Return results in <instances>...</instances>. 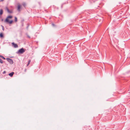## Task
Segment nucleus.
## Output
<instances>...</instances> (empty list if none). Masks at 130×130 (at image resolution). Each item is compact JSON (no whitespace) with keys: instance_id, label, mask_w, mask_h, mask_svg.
I'll list each match as a JSON object with an SVG mask.
<instances>
[{"instance_id":"obj_16","label":"nucleus","mask_w":130,"mask_h":130,"mask_svg":"<svg viewBox=\"0 0 130 130\" xmlns=\"http://www.w3.org/2000/svg\"><path fill=\"white\" fill-rule=\"evenodd\" d=\"M6 10H7V11L8 12V11H9V9L7 7L6 8Z\"/></svg>"},{"instance_id":"obj_7","label":"nucleus","mask_w":130,"mask_h":130,"mask_svg":"<svg viewBox=\"0 0 130 130\" xmlns=\"http://www.w3.org/2000/svg\"><path fill=\"white\" fill-rule=\"evenodd\" d=\"M4 37V35L2 33H0V37L1 38H3Z\"/></svg>"},{"instance_id":"obj_3","label":"nucleus","mask_w":130,"mask_h":130,"mask_svg":"<svg viewBox=\"0 0 130 130\" xmlns=\"http://www.w3.org/2000/svg\"><path fill=\"white\" fill-rule=\"evenodd\" d=\"M6 59L11 64H12L13 63V61L12 59L9 58H6Z\"/></svg>"},{"instance_id":"obj_5","label":"nucleus","mask_w":130,"mask_h":130,"mask_svg":"<svg viewBox=\"0 0 130 130\" xmlns=\"http://www.w3.org/2000/svg\"><path fill=\"white\" fill-rule=\"evenodd\" d=\"M21 8V6L20 5H19L17 7V10L19 11H20L21 10L20 9Z\"/></svg>"},{"instance_id":"obj_13","label":"nucleus","mask_w":130,"mask_h":130,"mask_svg":"<svg viewBox=\"0 0 130 130\" xmlns=\"http://www.w3.org/2000/svg\"><path fill=\"white\" fill-rule=\"evenodd\" d=\"M8 12L9 13H12L13 12L12 10H9V11H8Z\"/></svg>"},{"instance_id":"obj_1","label":"nucleus","mask_w":130,"mask_h":130,"mask_svg":"<svg viewBox=\"0 0 130 130\" xmlns=\"http://www.w3.org/2000/svg\"><path fill=\"white\" fill-rule=\"evenodd\" d=\"M12 16L11 15L8 16L5 20L4 22H5L8 23L10 24H12L13 22V21L12 20L9 21V19H11L12 18Z\"/></svg>"},{"instance_id":"obj_22","label":"nucleus","mask_w":130,"mask_h":130,"mask_svg":"<svg viewBox=\"0 0 130 130\" xmlns=\"http://www.w3.org/2000/svg\"><path fill=\"white\" fill-rule=\"evenodd\" d=\"M4 1V0H1L0 1L1 2H3Z\"/></svg>"},{"instance_id":"obj_11","label":"nucleus","mask_w":130,"mask_h":130,"mask_svg":"<svg viewBox=\"0 0 130 130\" xmlns=\"http://www.w3.org/2000/svg\"><path fill=\"white\" fill-rule=\"evenodd\" d=\"M0 57L2 58L4 60H5L6 59V58L3 56L2 55H0Z\"/></svg>"},{"instance_id":"obj_25","label":"nucleus","mask_w":130,"mask_h":130,"mask_svg":"<svg viewBox=\"0 0 130 130\" xmlns=\"http://www.w3.org/2000/svg\"><path fill=\"white\" fill-rule=\"evenodd\" d=\"M0 17H1V16H0Z\"/></svg>"},{"instance_id":"obj_19","label":"nucleus","mask_w":130,"mask_h":130,"mask_svg":"<svg viewBox=\"0 0 130 130\" xmlns=\"http://www.w3.org/2000/svg\"><path fill=\"white\" fill-rule=\"evenodd\" d=\"M6 73V72L5 71H4L3 73V74H5Z\"/></svg>"},{"instance_id":"obj_20","label":"nucleus","mask_w":130,"mask_h":130,"mask_svg":"<svg viewBox=\"0 0 130 130\" xmlns=\"http://www.w3.org/2000/svg\"><path fill=\"white\" fill-rule=\"evenodd\" d=\"M27 37L29 38H30V37L28 35H27Z\"/></svg>"},{"instance_id":"obj_24","label":"nucleus","mask_w":130,"mask_h":130,"mask_svg":"<svg viewBox=\"0 0 130 130\" xmlns=\"http://www.w3.org/2000/svg\"><path fill=\"white\" fill-rule=\"evenodd\" d=\"M28 27V26H27V28Z\"/></svg>"},{"instance_id":"obj_8","label":"nucleus","mask_w":130,"mask_h":130,"mask_svg":"<svg viewBox=\"0 0 130 130\" xmlns=\"http://www.w3.org/2000/svg\"><path fill=\"white\" fill-rule=\"evenodd\" d=\"M3 13V10L2 9H1L0 10V15H2Z\"/></svg>"},{"instance_id":"obj_12","label":"nucleus","mask_w":130,"mask_h":130,"mask_svg":"<svg viewBox=\"0 0 130 130\" xmlns=\"http://www.w3.org/2000/svg\"><path fill=\"white\" fill-rule=\"evenodd\" d=\"M3 61L0 58V63H3Z\"/></svg>"},{"instance_id":"obj_15","label":"nucleus","mask_w":130,"mask_h":130,"mask_svg":"<svg viewBox=\"0 0 130 130\" xmlns=\"http://www.w3.org/2000/svg\"><path fill=\"white\" fill-rule=\"evenodd\" d=\"M1 26L2 27V30H4V27L3 26V25H1Z\"/></svg>"},{"instance_id":"obj_6","label":"nucleus","mask_w":130,"mask_h":130,"mask_svg":"<svg viewBox=\"0 0 130 130\" xmlns=\"http://www.w3.org/2000/svg\"><path fill=\"white\" fill-rule=\"evenodd\" d=\"M14 73L13 72H11L9 74V75L10 77H12L13 76Z\"/></svg>"},{"instance_id":"obj_2","label":"nucleus","mask_w":130,"mask_h":130,"mask_svg":"<svg viewBox=\"0 0 130 130\" xmlns=\"http://www.w3.org/2000/svg\"><path fill=\"white\" fill-rule=\"evenodd\" d=\"M26 50L22 48L19 50L17 52H16L17 54H22L24 53L26 51Z\"/></svg>"},{"instance_id":"obj_18","label":"nucleus","mask_w":130,"mask_h":130,"mask_svg":"<svg viewBox=\"0 0 130 130\" xmlns=\"http://www.w3.org/2000/svg\"><path fill=\"white\" fill-rule=\"evenodd\" d=\"M52 26H55V24L53 23H52Z\"/></svg>"},{"instance_id":"obj_23","label":"nucleus","mask_w":130,"mask_h":130,"mask_svg":"<svg viewBox=\"0 0 130 130\" xmlns=\"http://www.w3.org/2000/svg\"><path fill=\"white\" fill-rule=\"evenodd\" d=\"M3 19H2V21H3Z\"/></svg>"},{"instance_id":"obj_9","label":"nucleus","mask_w":130,"mask_h":130,"mask_svg":"<svg viewBox=\"0 0 130 130\" xmlns=\"http://www.w3.org/2000/svg\"><path fill=\"white\" fill-rule=\"evenodd\" d=\"M31 60L30 59H29V60H28V63L27 64V66H28L29 65V64H30V62H31Z\"/></svg>"},{"instance_id":"obj_10","label":"nucleus","mask_w":130,"mask_h":130,"mask_svg":"<svg viewBox=\"0 0 130 130\" xmlns=\"http://www.w3.org/2000/svg\"><path fill=\"white\" fill-rule=\"evenodd\" d=\"M17 17H14V21L15 22H16L17 21Z\"/></svg>"},{"instance_id":"obj_4","label":"nucleus","mask_w":130,"mask_h":130,"mask_svg":"<svg viewBox=\"0 0 130 130\" xmlns=\"http://www.w3.org/2000/svg\"><path fill=\"white\" fill-rule=\"evenodd\" d=\"M12 46H13L14 48H17L18 47L17 44L15 43L14 42L12 43Z\"/></svg>"},{"instance_id":"obj_17","label":"nucleus","mask_w":130,"mask_h":130,"mask_svg":"<svg viewBox=\"0 0 130 130\" xmlns=\"http://www.w3.org/2000/svg\"><path fill=\"white\" fill-rule=\"evenodd\" d=\"M6 10H7V11L8 12V11H9V9L7 7L6 8Z\"/></svg>"},{"instance_id":"obj_14","label":"nucleus","mask_w":130,"mask_h":130,"mask_svg":"<svg viewBox=\"0 0 130 130\" xmlns=\"http://www.w3.org/2000/svg\"><path fill=\"white\" fill-rule=\"evenodd\" d=\"M23 6L24 7H25L26 6V4L25 3H24L22 4Z\"/></svg>"},{"instance_id":"obj_21","label":"nucleus","mask_w":130,"mask_h":130,"mask_svg":"<svg viewBox=\"0 0 130 130\" xmlns=\"http://www.w3.org/2000/svg\"><path fill=\"white\" fill-rule=\"evenodd\" d=\"M38 3L39 4V5H41V3L40 2H38Z\"/></svg>"}]
</instances>
